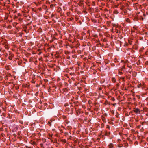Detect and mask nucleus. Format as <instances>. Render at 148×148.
<instances>
[{"label":"nucleus","instance_id":"obj_8","mask_svg":"<svg viewBox=\"0 0 148 148\" xmlns=\"http://www.w3.org/2000/svg\"><path fill=\"white\" fill-rule=\"evenodd\" d=\"M122 79V80H124V78H123Z\"/></svg>","mask_w":148,"mask_h":148},{"label":"nucleus","instance_id":"obj_9","mask_svg":"<svg viewBox=\"0 0 148 148\" xmlns=\"http://www.w3.org/2000/svg\"><path fill=\"white\" fill-rule=\"evenodd\" d=\"M93 22H95V21L94 20H93Z\"/></svg>","mask_w":148,"mask_h":148},{"label":"nucleus","instance_id":"obj_1","mask_svg":"<svg viewBox=\"0 0 148 148\" xmlns=\"http://www.w3.org/2000/svg\"><path fill=\"white\" fill-rule=\"evenodd\" d=\"M133 111L135 113H136V114H138L139 112L140 111L139 109L136 108H134Z\"/></svg>","mask_w":148,"mask_h":148},{"label":"nucleus","instance_id":"obj_3","mask_svg":"<svg viewBox=\"0 0 148 148\" xmlns=\"http://www.w3.org/2000/svg\"><path fill=\"white\" fill-rule=\"evenodd\" d=\"M95 70L94 71V70L93 69V74H95Z\"/></svg>","mask_w":148,"mask_h":148},{"label":"nucleus","instance_id":"obj_7","mask_svg":"<svg viewBox=\"0 0 148 148\" xmlns=\"http://www.w3.org/2000/svg\"><path fill=\"white\" fill-rule=\"evenodd\" d=\"M95 79H93V82H95Z\"/></svg>","mask_w":148,"mask_h":148},{"label":"nucleus","instance_id":"obj_4","mask_svg":"<svg viewBox=\"0 0 148 148\" xmlns=\"http://www.w3.org/2000/svg\"><path fill=\"white\" fill-rule=\"evenodd\" d=\"M113 79V81H114V82H115V79Z\"/></svg>","mask_w":148,"mask_h":148},{"label":"nucleus","instance_id":"obj_2","mask_svg":"<svg viewBox=\"0 0 148 148\" xmlns=\"http://www.w3.org/2000/svg\"><path fill=\"white\" fill-rule=\"evenodd\" d=\"M119 74H121L122 73V72H120V71H119Z\"/></svg>","mask_w":148,"mask_h":148},{"label":"nucleus","instance_id":"obj_6","mask_svg":"<svg viewBox=\"0 0 148 148\" xmlns=\"http://www.w3.org/2000/svg\"><path fill=\"white\" fill-rule=\"evenodd\" d=\"M96 84H94V86H96Z\"/></svg>","mask_w":148,"mask_h":148},{"label":"nucleus","instance_id":"obj_10","mask_svg":"<svg viewBox=\"0 0 148 148\" xmlns=\"http://www.w3.org/2000/svg\"><path fill=\"white\" fill-rule=\"evenodd\" d=\"M93 4L94 3V2H93Z\"/></svg>","mask_w":148,"mask_h":148},{"label":"nucleus","instance_id":"obj_5","mask_svg":"<svg viewBox=\"0 0 148 148\" xmlns=\"http://www.w3.org/2000/svg\"><path fill=\"white\" fill-rule=\"evenodd\" d=\"M94 36L95 37H96L97 36V35H95Z\"/></svg>","mask_w":148,"mask_h":148}]
</instances>
